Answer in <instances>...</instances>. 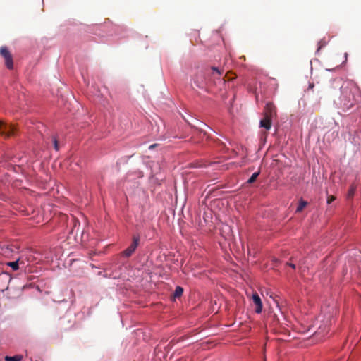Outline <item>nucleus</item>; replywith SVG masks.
Here are the masks:
<instances>
[{
	"mask_svg": "<svg viewBox=\"0 0 361 361\" xmlns=\"http://www.w3.org/2000/svg\"><path fill=\"white\" fill-rule=\"evenodd\" d=\"M190 84L191 89L198 94H200V92H198L197 90L204 93H210V88L214 84L212 79L209 78V68L196 66L195 71L190 76Z\"/></svg>",
	"mask_w": 361,
	"mask_h": 361,
	"instance_id": "nucleus-1",
	"label": "nucleus"
},
{
	"mask_svg": "<svg viewBox=\"0 0 361 361\" xmlns=\"http://www.w3.org/2000/svg\"><path fill=\"white\" fill-rule=\"evenodd\" d=\"M188 137V135H181V136L176 135L173 137L174 138H178V139H185V138H186Z\"/></svg>",
	"mask_w": 361,
	"mask_h": 361,
	"instance_id": "nucleus-27",
	"label": "nucleus"
},
{
	"mask_svg": "<svg viewBox=\"0 0 361 361\" xmlns=\"http://www.w3.org/2000/svg\"><path fill=\"white\" fill-rule=\"evenodd\" d=\"M189 116L191 118V121H190L192 123H194L195 124L196 126H198L199 124L200 125H202V126H204L207 128H209L210 130H213L209 126H207L206 123H203L202 121H201L200 120L196 118H194L192 117L191 115H189Z\"/></svg>",
	"mask_w": 361,
	"mask_h": 361,
	"instance_id": "nucleus-16",
	"label": "nucleus"
},
{
	"mask_svg": "<svg viewBox=\"0 0 361 361\" xmlns=\"http://www.w3.org/2000/svg\"><path fill=\"white\" fill-rule=\"evenodd\" d=\"M11 54L9 49L6 46H2L0 47V56L4 59Z\"/></svg>",
	"mask_w": 361,
	"mask_h": 361,
	"instance_id": "nucleus-14",
	"label": "nucleus"
},
{
	"mask_svg": "<svg viewBox=\"0 0 361 361\" xmlns=\"http://www.w3.org/2000/svg\"><path fill=\"white\" fill-rule=\"evenodd\" d=\"M349 140L352 144L354 145H359V141L357 140V137L355 135H350Z\"/></svg>",
	"mask_w": 361,
	"mask_h": 361,
	"instance_id": "nucleus-22",
	"label": "nucleus"
},
{
	"mask_svg": "<svg viewBox=\"0 0 361 361\" xmlns=\"http://www.w3.org/2000/svg\"><path fill=\"white\" fill-rule=\"evenodd\" d=\"M87 28L88 32H92L97 35H101L100 32H97L99 31L106 33L108 36L115 35L118 36V38L125 37V35L123 33V27L112 23L88 25Z\"/></svg>",
	"mask_w": 361,
	"mask_h": 361,
	"instance_id": "nucleus-2",
	"label": "nucleus"
},
{
	"mask_svg": "<svg viewBox=\"0 0 361 361\" xmlns=\"http://www.w3.org/2000/svg\"><path fill=\"white\" fill-rule=\"evenodd\" d=\"M328 42H329V41H326L325 38L320 39L318 42V47H317V49L316 50L315 54H317L319 53V50L322 48L324 47L328 44Z\"/></svg>",
	"mask_w": 361,
	"mask_h": 361,
	"instance_id": "nucleus-18",
	"label": "nucleus"
},
{
	"mask_svg": "<svg viewBox=\"0 0 361 361\" xmlns=\"http://www.w3.org/2000/svg\"><path fill=\"white\" fill-rule=\"evenodd\" d=\"M182 117H183V118L185 121V119H188V120H189V121H191V118H190V117L189 116V115L188 116V118H186V117H185V116H182Z\"/></svg>",
	"mask_w": 361,
	"mask_h": 361,
	"instance_id": "nucleus-28",
	"label": "nucleus"
},
{
	"mask_svg": "<svg viewBox=\"0 0 361 361\" xmlns=\"http://www.w3.org/2000/svg\"><path fill=\"white\" fill-rule=\"evenodd\" d=\"M260 174V170H258L256 172H254L251 176L247 180L246 183L252 184L255 182L256 179Z\"/></svg>",
	"mask_w": 361,
	"mask_h": 361,
	"instance_id": "nucleus-15",
	"label": "nucleus"
},
{
	"mask_svg": "<svg viewBox=\"0 0 361 361\" xmlns=\"http://www.w3.org/2000/svg\"><path fill=\"white\" fill-rule=\"evenodd\" d=\"M20 257L17 259L6 263V265L11 267L13 271H17L20 268Z\"/></svg>",
	"mask_w": 361,
	"mask_h": 361,
	"instance_id": "nucleus-11",
	"label": "nucleus"
},
{
	"mask_svg": "<svg viewBox=\"0 0 361 361\" xmlns=\"http://www.w3.org/2000/svg\"><path fill=\"white\" fill-rule=\"evenodd\" d=\"M53 145H54V148L56 151H59V141L57 140V138L56 137H53Z\"/></svg>",
	"mask_w": 361,
	"mask_h": 361,
	"instance_id": "nucleus-21",
	"label": "nucleus"
},
{
	"mask_svg": "<svg viewBox=\"0 0 361 361\" xmlns=\"http://www.w3.org/2000/svg\"><path fill=\"white\" fill-rule=\"evenodd\" d=\"M340 100L345 109H350L354 106V99H350V92H342Z\"/></svg>",
	"mask_w": 361,
	"mask_h": 361,
	"instance_id": "nucleus-8",
	"label": "nucleus"
},
{
	"mask_svg": "<svg viewBox=\"0 0 361 361\" xmlns=\"http://www.w3.org/2000/svg\"><path fill=\"white\" fill-rule=\"evenodd\" d=\"M58 303L59 304H67V307L68 308L70 307V305L73 303V300H71L70 302H68V300H65V299H63L61 300H59L58 301Z\"/></svg>",
	"mask_w": 361,
	"mask_h": 361,
	"instance_id": "nucleus-24",
	"label": "nucleus"
},
{
	"mask_svg": "<svg viewBox=\"0 0 361 361\" xmlns=\"http://www.w3.org/2000/svg\"><path fill=\"white\" fill-rule=\"evenodd\" d=\"M11 276L9 275V274H8L7 272H4L3 271L1 274H0V281L1 280H5V281H10L11 280Z\"/></svg>",
	"mask_w": 361,
	"mask_h": 361,
	"instance_id": "nucleus-20",
	"label": "nucleus"
},
{
	"mask_svg": "<svg viewBox=\"0 0 361 361\" xmlns=\"http://www.w3.org/2000/svg\"><path fill=\"white\" fill-rule=\"evenodd\" d=\"M184 289L180 286H177L173 293V297L174 298H180L183 293Z\"/></svg>",
	"mask_w": 361,
	"mask_h": 361,
	"instance_id": "nucleus-13",
	"label": "nucleus"
},
{
	"mask_svg": "<svg viewBox=\"0 0 361 361\" xmlns=\"http://www.w3.org/2000/svg\"><path fill=\"white\" fill-rule=\"evenodd\" d=\"M97 276H102V277H104V278H106V279H108V278H111V275H109V274H106V273H104L103 271H98V272L97 273Z\"/></svg>",
	"mask_w": 361,
	"mask_h": 361,
	"instance_id": "nucleus-25",
	"label": "nucleus"
},
{
	"mask_svg": "<svg viewBox=\"0 0 361 361\" xmlns=\"http://www.w3.org/2000/svg\"><path fill=\"white\" fill-rule=\"evenodd\" d=\"M23 356L20 355H16L14 356L6 355L5 357V361H21Z\"/></svg>",
	"mask_w": 361,
	"mask_h": 361,
	"instance_id": "nucleus-17",
	"label": "nucleus"
},
{
	"mask_svg": "<svg viewBox=\"0 0 361 361\" xmlns=\"http://www.w3.org/2000/svg\"><path fill=\"white\" fill-rule=\"evenodd\" d=\"M185 122L192 128L194 130L191 133V135L188 140L192 143H200L203 139L207 137V133L204 131L199 126H196L192 123L189 120L185 119Z\"/></svg>",
	"mask_w": 361,
	"mask_h": 361,
	"instance_id": "nucleus-3",
	"label": "nucleus"
},
{
	"mask_svg": "<svg viewBox=\"0 0 361 361\" xmlns=\"http://www.w3.org/2000/svg\"><path fill=\"white\" fill-rule=\"evenodd\" d=\"M121 160H123V158H121V159L118 161H119V163H121Z\"/></svg>",
	"mask_w": 361,
	"mask_h": 361,
	"instance_id": "nucleus-37",
	"label": "nucleus"
},
{
	"mask_svg": "<svg viewBox=\"0 0 361 361\" xmlns=\"http://www.w3.org/2000/svg\"><path fill=\"white\" fill-rule=\"evenodd\" d=\"M314 87V84L313 83H310L309 84V88L310 89H312Z\"/></svg>",
	"mask_w": 361,
	"mask_h": 361,
	"instance_id": "nucleus-30",
	"label": "nucleus"
},
{
	"mask_svg": "<svg viewBox=\"0 0 361 361\" xmlns=\"http://www.w3.org/2000/svg\"><path fill=\"white\" fill-rule=\"evenodd\" d=\"M356 191V188L354 185H350L348 191V197L353 198Z\"/></svg>",
	"mask_w": 361,
	"mask_h": 361,
	"instance_id": "nucleus-19",
	"label": "nucleus"
},
{
	"mask_svg": "<svg viewBox=\"0 0 361 361\" xmlns=\"http://www.w3.org/2000/svg\"><path fill=\"white\" fill-rule=\"evenodd\" d=\"M336 200L335 197L333 195H327L326 198V204H331Z\"/></svg>",
	"mask_w": 361,
	"mask_h": 361,
	"instance_id": "nucleus-23",
	"label": "nucleus"
},
{
	"mask_svg": "<svg viewBox=\"0 0 361 361\" xmlns=\"http://www.w3.org/2000/svg\"><path fill=\"white\" fill-rule=\"evenodd\" d=\"M286 265H287V266H288V267H291V268H292V269H295V268H296L295 264H293V263H292V262H287V263H286Z\"/></svg>",
	"mask_w": 361,
	"mask_h": 361,
	"instance_id": "nucleus-26",
	"label": "nucleus"
},
{
	"mask_svg": "<svg viewBox=\"0 0 361 361\" xmlns=\"http://www.w3.org/2000/svg\"><path fill=\"white\" fill-rule=\"evenodd\" d=\"M121 160H123V158H121V159L118 161H119V163H121Z\"/></svg>",
	"mask_w": 361,
	"mask_h": 361,
	"instance_id": "nucleus-36",
	"label": "nucleus"
},
{
	"mask_svg": "<svg viewBox=\"0 0 361 361\" xmlns=\"http://www.w3.org/2000/svg\"><path fill=\"white\" fill-rule=\"evenodd\" d=\"M17 132L18 128L15 125L0 121V135L11 137L15 135Z\"/></svg>",
	"mask_w": 361,
	"mask_h": 361,
	"instance_id": "nucleus-5",
	"label": "nucleus"
},
{
	"mask_svg": "<svg viewBox=\"0 0 361 361\" xmlns=\"http://www.w3.org/2000/svg\"><path fill=\"white\" fill-rule=\"evenodd\" d=\"M156 146V144H153V145H151L149 147V149H152L153 148H154Z\"/></svg>",
	"mask_w": 361,
	"mask_h": 361,
	"instance_id": "nucleus-29",
	"label": "nucleus"
},
{
	"mask_svg": "<svg viewBox=\"0 0 361 361\" xmlns=\"http://www.w3.org/2000/svg\"><path fill=\"white\" fill-rule=\"evenodd\" d=\"M252 300L254 305H255V312L257 314H260L263 309V303L260 296L257 293H254L252 294Z\"/></svg>",
	"mask_w": 361,
	"mask_h": 361,
	"instance_id": "nucleus-9",
	"label": "nucleus"
},
{
	"mask_svg": "<svg viewBox=\"0 0 361 361\" xmlns=\"http://www.w3.org/2000/svg\"><path fill=\"white\" fill-rule=\"evenodd\" d=\"M5 65L8 70L13 69V60L12 54L7 56V57L4 58Z\"/></svg>",
	"mask_w": 361,
	"mask_h": 361,
	"instance_id": "nucleus-12",
	"label": "nucleus"
},
{
	"mask_svg": "<svg viewBox=\"0 0 361 361\" xmlns=\"http://www.w3.org/2000/svg\"><path fill=\"white\" fill-rule=\"evenodd\" d=\"M308 205V202L305 200L302 197L300 198L298 202V206L295 209V213H300Z\"/></svg>",
	"mask_w": 361,
	"mask_h": 361,
	"instance_id": "nucleus-10",
	"label": "nucleus"
},
{
	"mask_svg": "<svg viewBox=\"0 0 361 361\" xmlns=\"http://www.w3.org/2000/svg\"><path fill=\"white\" fill-rule=\"evenodd\" d=\"M267 112L266 116L259 121V127L269 130L272 126V117L274 114V106L271 103L267 102L265 105Z\"/></svg>",
	"mask_w": 361,
	"mask_h": 361,
	"instance_id": "nucleus-4",
	"label": "nucleus"
},
{
	"mask_svg": "<svg viewBox=\"0 0 361 361\" xmlns=\"http://www.w3.org/2000/svg\"><path fill=\"white\" fill-rule=\"evenodd\" d=\"M347 56H348V54H347V53H345V54H344V57H345V60H347Z\"/></svg>",
	"mask_w": 361,
	"mask_h": 361,
	"instance_id": "nucleus-33",
	"label": "nucleus"
},
{
	"mask_svg": "<svg viewBox=\"0 0 361 361\" xmlns=\"http://www.w3.org/2000/svg\"><path fill=\"white\" fill-rule=\"evenodd\" d=\"M274 262H278L279 260L277 259L274 258Z\"/></svg>",
	"mask_w": 361,
	"mask_h": 361,
	"instance_id": "nucleus-35",
	"label": "nucleus"
},
{
	"mask_svg": "<svg viewBox=\"0 0 361 361\" xmlns=\"http://www.w3.org/2000/svg\"><path fill=\"white\" fill-rule=\"evenodd\" d=\"M201 67L209 68V78L212 79V82L214 85H216L217 81L221 82V75L222 73L221 70L216 66H201Z\"/></svg>",
	"mask_w": 361,
	"mask_h": 361,
	"instance_id": "nucleus-7",
	"label": "nucleus"
},
{
	"mask_svg": "<svg viewBox=\"0 0 361 361\" xmlns=\"http://www.w3.org/2000/svg\"><path fill=\"white\" fill-rule=\"evenodd\" d=\"M140 241V237L139 235H134L132 238L131 244L125 249L122 252L121 255L125 257H130L135 252V250L137 248Z\"/></svg>",
	"mask_w": 361,
	"mask_h": 361,
	"instance_id": "nucleus-6",
	"label": "nucleus"
},
{
	"mask_svg": "<svg viewBox=\"0 0 361 361\" xmlns=\"http://www.w3.org/2000/svg\"><path fill=\"white\" fill-rule=\"evenodd\" d=\"M131 157L130 156H128V157H126L125 159H126V161H127Z\"/></svg>",
	"mask_w": 361,
	"mask_h": 361,
	"instance_id": "nucleus-32",
	"label": "nucleus"
},
{
	"mask_svg": "<svg viewBox=\"0 0 361 361\" xmlns=\"http://www.w3.org/2000/svg\"><path fill=\"white\" fill-rule=\"evenodd\" d=\"M334 68H327L326 71L329 72L333 71Z\"/></svg>",
	"mask_w": 361,
	"mask_h": 361,
	"instance_id": "nucleus-31",
	"label": "nucleus"
},
{
	"mask_svg": "<svg viewBox=\"0 0 361 361\" xmlns=\"http://www.w3.org/2000/svg\"><path fill=\"white\" fill-rule=\"evenodd\" d=\"M112 278H113V279H118V276H112Z\"/></svg>",
	"mask_w": 361,
	"mask_h": 361,
	"instance_id": "nucleus-34",
	"label": "nucleus"
}]
</instances>
